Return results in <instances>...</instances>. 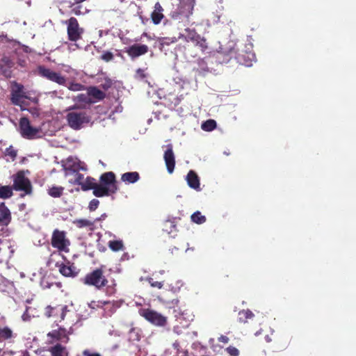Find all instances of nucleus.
Masks as SVG:
<instances>
[{
	"label": "nucleus",
	"instance_id": "6e6552de",
	"mask_svg": "<svg viewBox=\"0 0 356 356\" xmlns=\"http://www.w3.org/2000/svg\"><path fill=\"white\" fill-rule=\"evenodd\" d=\"M195 3V0H179L177 9L172 15V18L180 19L179 17L188 18L193 14Z\"/></svg>",
	"mask_w": 356,
	"mask_h": 356
},
{
	"label": "nucleus",
	"instance_id": "f3484780",
	"mask_svg": "<svg viewBox=\"0 0 356 356\" xmlns=\"http://www.w3.org/2000/svg\"><path fill=\"white\" fill-rule=\"evenodd\" d=\"M47 336L53 341H62L64 342H67L69 341L67 330L62 327H59L56 330H51L47 333Z\"/></svg>",
	"mask_w": 356,
	"mask_h": 356
},
{
	"label": "nucleus",
	"instance_id": "58836bf2",
	"mask_svg": "<svg viewBox=\"0 0 356 356\" xmlns=\"http://www.w3.org/2000/svg\"><path fill=\"white\" fill-rule=\"evenodd\" d=\"M243 55H238V58H236L237 61L242 65H244L245 66H250L252 65V61L254 59V58H241Z\"/></svg>",
	"mask_w": 356,
	"mask_h": 356
},
{
	"label": "nucleus",
	"instance_id": "dca6fc26",
	"mask_svg": "<svg viewBox=\"0 0 356 356\" xmlns=\"http://www.w3.org/2000/svg\"><path fill=\"white\" fill-rule=\"evenodd\" d=\"M100 184L108 187L111 190L113 187H115L117 191L118 187L117 185V181L115 175L113 172H106L103 173L99 178Z\"/></svg>",
	"mask_w": 356,
	"mask_h": 356
},
{
	"label": "nucleus",
	"instance_id": "e433bc0d",
	"mask_svg": "<svg viewBox=\"0 0 356 356\" xmlns=\"http://www.w3.org/2000/svg\"><path fill=\"white\" fill-rule=\"evenodd\" d=\"M77 101L79 102H83L88 104H94L95 101L92 100L89 95L87 94H79L77 95Z\"/></svg>",
	"mask_w": 356,
	"mask_h": 356
},
{
	"label": "nucleus",
	"instance_id": "c03bdc74",
	"mask_svg": "<svg viewBox=\"0 0 356 356\" xmlns=\"http://www.w3.org/2000/svg\"><path fill=\"white\" fill-rule=\"evenodd\" d=\"M99 205V201L97 199H92L88 205V209L90 211H95Z\"/></svg>",
	"mask_w": 356,
	"mask_h": 356
},
{
	"label": "nucleus",
	"instance_id": "4d7b16f0",
	"mask_svg": "<svg viewBox=\"0 0 356 356\" xmlns=\"http://www.w3.org/2000/svg\"><path fill=\"white\" fill-rule=\"evenodd\" d=\"M110 86H111V83H108V84L107 86H106V85H104V88L105 90H106L107 88H108L110 87Z\"/></svg>",
	"mask_w": 356,
	"mask_h": 356
},
{
	"label": "nucleus",
	"instance_id": "aec40b11",
	"mask_svg": "<svg viewBox=\"0 0 356 356\" xmlns=\"http://www.w3.org/2000/svg\"><path fill=\"white\" fill-rule=\"evenodd\" d=\"M92 190L93 195L97 197L108 196L117 192V189L115 187H113V188L111 190L108 187H106L105 186L98 183Z\"/></svg>",
	"mask_w": 356,
	"mask_h": 356
},
{
	"label": "nucleus",
	"instance_id": "de8ad7c7",
	"mask_svg": "<svg viewBox=\"0 0 356 356\" xmlns=\"http://www.w3.org/2000/svg\"><path fill=\"white\" fill-rule=\"evenodd\" d=\"M72 8V13L76 15H80L83 13L81 11L82 6L79 4H75Z\"/></svg>",
	"mask_w": 356,
	"mask_h": 356
},
{
	"label": "nucleus",
	"instance_id": "c9c22d12",
	"mask_svg": "<svg viewBox=\"0 0 356 356\" xmlns=\"http://www.w3.org/2000/svg\"><path fill=\"white\" fill-rule=\"evenodd\" d=\"M216 127V122L213 120H208L202 124V129L207 131H213Z\"/></svg>",
	"mask_w": 356,
	"mask_h": 356
},
{
	"label": "nucleus",
	"instance_id": "4468645a",
	"mask_svg": "<svg viewBox=\"0 0 356 356\" xmlns=\"http://www.w3.org/2000/svg\"><path fill=\"white\" fill-rule=\"evenodd\" d=\"M163 159L168 172L172 174L175 166V156L172 144L167 145V149L164 152Z\"/></svg>",
	"mask_w": 356,
	"mask_h": 356
},
{
	"label": "nucleus",
	"instance_id": "7ed1b4c3",
	"mask_svg": "<svg viewBox=\"0 0 356 356\" xmlns=\"http://www.w3.org/2000/svg\"><path fill=\"white\" fill-rule=\"evenodd\" d=\"M184 34H180L179 38H184L187 42H191L202 53L208 49V42L204 37L198 34L195 29L187 28Z\"/></svg>",
	"mask_w": 356,
	"mask_h": 356
},
{
	"label": "nucleus",
	"instance_id": "2f4dec72",
	"mask_svg": "<svg viewBox=\"0 0 356 356\" xmlns=\"http://www.w3.org/2000/svg\"><path fill=\"white\" fill-rule=\"evenodd\" d=\"M177 41V38L176 37L160 38H159V49L162 50L165 46H169L171 44L175 43Z\"/></svg>",
	"mask_w": 356,
	"mask_h": 356
},
{
	"label": "nucleus",
	"instance_id": "473e14b6",
	"mask_svg": "<svg viewBox=\"0 0 356 356\" xmlns=\"http://www.w3.org/2000/svg\"><path fill=\"white\" fill-rule=\"evenodd\" d=\"M142 331L138 327H131L129 332V340L138 341L141 339Z\"/></svg>",
	"mask_w": 356,
	"mask_h": 356
},
{
	"label": "nucleus",
	"instance_id": "f704fd0d",
	"mask_svg": "<svg viewBox=\"0 0 356 356\" xmlns=\"http://www.w3.org/2000/svg\"><path fill=\"white\" fill-rule=\"evenodd\" d=\"M191 220L196 224H202L206 222V217L202 215L201 212L195 211L191 216Z\"/></svg>",
	"mask_w": 356,
	"mask_h": 356
},
{
	"label": "nucleus",
	"instance_id": "7c9ffc66",
	"mask_svg": "<svg viewBox=\"0 0 356 356\" xmlns=\"http://www.w3.org/2000/svg\"><path fill=\"white\" fill-rule=\"evenodd\" d=\"M64 187L53 186L47 191L48 194L54 198L60 197L63 193Z\"/></svg>",
	"mask_w": 356,
	"mask_h": 356
},
{
	"label": "nucleus",
	"instance_id": "a18cd8bd",
	"mask_svg": "<svg viewBox=\"0 0 356 356\" xmlns=\"http://www.w3.org/2000/svg\"><path fill=\"white\" fill-rule=\"evenodd\" d=\"M1 63L3 65L7 66L8 67H12L14 65L13 61L8 56H3L1 59Z\"/></svg>",
	"mask_w": 356,
	"mask_h": 356
},
{
	"label": "nucleus",
	"instance_id": "ddd939ff",
	"mask_svg": "<svg viewBox=\"0 0 356 356\" xmlns=\"http://www.w3.org/2000/svg\"><path fill=\"white\" fill-rule=\"evenodd\" d=\"M22 98H26L25 92H24V86L18 83L16 81L12 83L11 86V102L14 105H19L20 99Z\"/></svg>",
	"mask_w": 356,
	"mask_h": 356
},
{
	"label": "nucleus",
	"instance_id": "72a5a7b5",
	"mask_svg": "<svg viewBox=\"0 0 356 356\" xmlns=\"http://www.w3.org/2000/svg\"><path fill=\"white\" fill-rule=\"evenodd\" d=\"M108 246L114 252H118L124 249V245L121 240L110 241L108 243Z\"/></svg>",
	"mask_w": 356,
	"mask_h": 356
},
{
	"label": "nucleus",
	"instance_id": "3c124183",
	"mask_svg": "<svg viewBox=\"0 0 356 356\" xmlns=\"http://www.w3.org/2000/svg\"><path fill=\"white\" fill-rule=\"evenodd\" d=\"M218 341L219 342H222L223 343H227L229 341V339L228 337L225 336V335H220L218 338Z\"/></svg>",
	"mask_w": 356,
	"mask_h": 356
},
{
	"label": "nucleus",
	"instance_id": "9b49d317",
	"mask_svg": "<svg viewBox=\"0 0 356 356\" xmlns=\"http://www.w3.org/2000/svg\"><path fill=\"white\" fill-rule=\"evenodd\" d=\"M56 266L58 268L59 273L66 277H75L78 275L79 270L76 268L74 263L69 260L65 262L56 264Z\"/></svg>",
	"mask_w": 356,
	"mask_h": 356
},
{
	"label": "nucleus",
	"instance_id": "c85d7f7f",
	"mask_svg": "<svg viewBox=\"0 0 356 356\" xmlns=\"http://www.w3.org/2000/svg\"><path fill=\"white\" fill-rule=\"evenodd\" d=\"M106 306V308L113 309V304L111 301H103V300H92L88 303V307L91 309H97L98 308H104Z\"/></svg>",
	"mask_w": 356,
	"mask_h": 356
},
{
	"label": "nucleus",
	"instance_id": "20e7f679",
	"mask_svg": "<svg viewBox=\"0 0 356 356\" xmlns=\"http://www.w3.org/2000/svg\"><path fill=\"white\" fill-rule=\"evenodd\" d=\"M66 120L70 128L74 130H79L88 124L90 118L84 111H70L66 115Z\"/></svg>",
	"mask_w": 356,
	"mask_h": 356
},
{
	"label": "nucleus",
	"instance_id": "09e8293b",
	"mask_svg": "<svg viewBox=\"0 0 356 356\" xmlns=\"http://www.w3.org/2000/svg\"><path fill=\"white\" fill-rule=\"evenodd\" d=\"M83 179H84L83 175H82L79 172H76V174L75 175V179H74V183L76 184L80 185L81 186V184H83V183L84 181Z\"/></svg>",
	"mask_w": 356,
	"mask_h": 356
},
{
	"label": "nucleus",
	"instance_id": "864d4df0",
	"mask_svg": "<svg viewBox=\"0 0 356 356\" xmlns=\"http://www.w3.org/2000/svg\"><path fill=\"white\" fill-rule=\"evenodd\" d=\"M28 307H26V312L22 314V319L24 321H27L29 318V316H28Z\"/></svg>",
	"mask_w": 356,
	"mask_h": 356
},
{
	"label": "nucleus",
	"instance_id": "a211bd4d",
	"mask_svg": "<svg viewBox=\"0 0 356 356\" xmlns=\"http://www.w3.org/2000/svg\"><path fill=\"white\" fill-rule=\"evenodd\" d=\"M17 334L14 332L12 328L8 326L0 325V343L2 342H13L16 338Z\"/></svg>",
	"mask_w": 356,
	"mask_h": 356
},
{
	"label": "nucleus",
	"instance_id": "f03ea898",
	"mask_svg": "<svg viewBox=\"0 0 356 356\" xmlns=\"http://www.w3.org/2000/svg\"><path fill=\"white\" fill-rule=\"evenodd\" d=\"M29 173V171L28 170H20L11 176L13 191L23 192V193L20 195L21 197H24L25 195H30L33 193L31 181L30 179L26 177V174Z\"/></svg>",
	"mask_w": 356,
	"mask_h": 356
},
{
	"label": "nucleus",
	"instance_id": "603ef678",
	"mask_svg": "<svg viewBox=\"0 0 356 356\" xmlns=\"http://www.w3.org/2000/svg\"><path fill=\"white\" fill-rule=\"evenodd\" d=\"M83 356H101L100 354H99L97 353H92L88 350H83Z\"/></svg>",
	"mask_w": 356,
	"mask_h": 356
},
{
	"label": "nucleus",
	"instance_id": "f8f14e48",
	"mask_svg": "<svg viewBox=\"0 0 356 356\" xmlns=\"http://www.w3.org/2000/svg\"><path fill=\"white\" fill-rule=\"evenodd\" d=\"M149 51V47L147 44L135 43L124 49V52L134 60L139 56L146 54Z\"/></svg>",
	"mask_w": 356,
	"mask_h": 356
},
{
	"label": "nucleus",
	"instance_id": "39448f33",
	"mask_svg": "<svg viewBox=\"0 0 356 356\" xmlns=\"http://www.w3.org/2000/svg\"><path fill=\"white\" fill-rule=\"evenodd\" d=\"M139 314L145 320L156 326H165L167 324V318L160 313L149 308H143Z\"/></svg>",
	"mask_w": 356,
	"mask_h": 356
},
{
	"label": "nucleus",
	"instance_id": "a19ab883",
	"mask_svg": "<svg viewBox=\"0 0 356 356\" xmlns=\"http://www.w3.org/2000/svg\"><path fill=\"white\" fill-rule=\"evenodd\" d=\"M147 74L145 73V70L141 68H138L136 70V73L134 74V78L138 80H143L147 77Z\"/></svg>",
	"mask_w": 356,
	"mask_h": 356
},
{
	"label": "nucleus",
	"instance_id": "bf43d9fd",
	"mask_svg": "<svg viewBox=\"0 0 356 356\" xmlns=\"http://www.w3.org/2000/svg\"><path fill=\"white\" fill-rule=\"evenodd\" d=\"M179 302V300H175V304L177 305Z\"/></svg>",
	"mask_w": 356,
	"mask_h": 356
},
{
	"label": "nucleus",
	"instance_id": "393cba45",
	"mask_svg": "<svg viewBox=\"0 0 356 356\" xmlns=\"http://www.w3.org/2000/svg\"><path fill=\"white\" fill-rule=\"evenodd\" d=\"M51 356H67L68 352L66 347L60 343H56L55 346H51L49 349Z\"/></svg>",
	"mask_w": 356,
	"mask_h": 356
},
{
	"label": "nucleus",
	"instance_id": "8fccbe9b",
	"mask_svg": "<svg viewBox=\"0 0 356 356\" xmlns=\"http://www.w3.org/2000/svg\"><path fill=\"white\" fill-rule=\"evenodd\" d=\"M185 50L187 54H190L193 57H196L198 55L197 52H193L191 51V48L189 44H188L187 47H185Z\"/></svg>",
	"mask_w": 356,
	"mask_h": 356
},
{
	"label": "nucleus",
	"instance_id": "1a4fd4ad",
	"mask_svg": "<svg viewBox=\"0 0 356 356\" xmlns=\"http://www.w3.org/2000/svg\"><path fill=\"white\" fill-rule=\"evenodd\" d=\"M38 74L51 81L55 82L60 86H65L66 83V78L62 76L60 73L52 71L49 68H47L43 65L38 67Z\"/></svg>",
	"mask_w": 356,
	"mask_h": 356
},
{
	"label": "nucleus",
	"instance_id": "4be33fe9",
	"mask_svg": "<svg viewBox=\"0 0 356 356\" xmlns=\"http://www.w3.org/2000/svg\"><path fill=\"white\" fill-rule=\"evenodd\" d=\"M187 184L193 189L200 191V178L197 173L193 170H190L186 175Z\"/></svg>",
	"mask_w": 356,
	"mask_h": 356
},
{
	"label": "nucleus",
	"instance_id": "cd10ccee",
	"mask_svg": "<svg viewBox=\"0 0 356 356\" xmlns=\"http://www.w3.org/2000/svg\"><path fill=\"white\" fill-rule=\"evenodd\" d=\"M13 188L12 186L0 184V199H9L13 195Z\"/></svg>",
	"mask_w": 356,
	"mask_h": 356
},
{
	"label": "nucleus",
	"instance_id": "6e6d98bb",
	"mask_svg": "<svg viewBox=\"0 0 356 356\" xmlns=\"http://www.w3.org/2000/svg\"><path fill=\"white\" fill-rule=\"evenodd\" d=\"M0 72L5 76H6L7 71L3 70V65L0 64Z\"/></svg>",
	"mask_w": 356,
	"mask_h": 356
},
{
	"label": "nucleus",
	"instance_id": "c756f323",
	"mask_svg": "<svg viewBox=\"0 0 356 356\" xmlns=\"http://www.w3.org/2000/svg\"><path fill=\"white\" fill-rule=\"evenodd\" d=\"M96 179L91 177H86V180L81 184V189L83 191L92 190L97 184Z\"/></svg>",
	"mask_w": 356,
	"mask_h": 356
},
{
	"label": "nucleus",
	"instance_id": "0eeeda50",
	"mask_svg": "<svg viewBox=\"0 0 356 356\" xmlns=\"http://www.w3.org/2000/svg\"><path fill=\"white\" fill-rule=\"evenodd\" d=\"M51 244L52 247L56 248L60 252H68V246L70 242L69 239L66 238L65 232L55 229L52 234Z\"/></svg>",
	"mask_w": 356,
	"mask_h": 356
},
{
	"label": "nucleus",
	"instance_id": "5fc2aeb1",
	"mask_svg": "<svg viewBox=\"0 0 356 356\" xmlns=\"http://www.w3.org/2000/svg\"><path fill=\"white\" fill-rule=\"evenodd\" d=\"M106 213H104V214H102L100 217L97 218L94 221H95V222H97V221L103 220H104V219H105V218H106Z\"/></svg>",
	"mask_w": 356,
	"mask_h": 356
},
{
	"label": "nucleus",
	"instance_id": "5701e85b",
	"mask_svg": "<svg viewBox=\"0 0 356 356\" xmlns=\"http://www.w3.org/2000/svg\"><path fill=\"white\" fill-rule=\"evenodd\" d=\"M87 92L92 100L95 101V103L103 100L106 97L105 92L95 86L88 87Z\"/></svg>",
	"mask_w": 356,
	"mask_h": 356
},
{
	"label": "nucleus",
	"instance_id": "2eb2a0df",
	"mask_svg": "<svg viewBox=\"0 0 356 356\" xmlns=\"http://www.w3.org/2000/svg\"><path fill=\"white\" fill-rule=\"evenodd\" d=\"M66 306L58 305L56 307L47 306L45 308L44 314L47 317H56L59 316V321H63L66 314Z\"/></svg>",
	"mask_w": 356,
	"mask_h": 356
},
{
	"label": "nucleus",
	"instance_id": "9d476101",
	"mask_svg": "<svg viewBox=\"0 0 356 356\" xmlns=\"http://www.w3.org/2000/svg\"><path fill=\"white\" fill-rule=\"evenodd\" d=\"M83 29L80 28L75 17H70L67 21V35L70 40L76 42L81 38Z\"/></svg>",
	"mask_w": 356,
	"mask_h": 356
},
{
	"label": "nucleus",
	"instance_id": "6ab92c4d",
	"mask_svg": "<svg viewBox=\"0 0 356 356\" xmlns=\"http://www.w3.org/2000/svg\"><path fill=\"white\" fill-rule=\"evenodd\" d=\"M12 220L11 212L6 203L0 202V225L7 226L10 224Z\"/></svg>",
	"mask_w": 356,
	"mask_h": 356
},
{
	"label": "nucleus",
	"instance_id": "b1692460",
	"mask_svg": "<svg viewBox=\"0 0 356 356\" xmlns=\"http://www.w3.org/2000/svg\"><path fill=\"white\" fill-rule=\"evenodd\" d=\"M72 223L79 229L87 227L90 231L95 230V221H92L88 219H75Z\"/></svg>",
	"mask_w": 356,
	"mask_h": 356
},
{
	"label": "nucleus",
	"instance_id": "bb28decb",
	"mask_svg": "<svg viewBox=\"0 0 356 356\" xmlns=\"http://www.w3.org/2000/svg\"><path fill=\"white\" fill-rule=\"evenodd\" d=\"M140 179L139 173L137 172H129L122 175L121 179L122 181L128 184H134Z\"/></svg>",
	"mask_w": 356,
	"mask_h": 356
},
{
	"label": "nucleus",
	"instance_id": "412c9836",
	"mask_svg": "<svg viewBox=\"0 0 356 356\" xmlns=\"http://www.w3.org/2000/svg\"><path fill=\"white\" fill-rule=\"evenodd\" d=\"M163 8L159 2H156L151 13V19L154 25L159 24L164 18Z\"/></svg>",
	"mask_w": 356,
	"mask_h": 356
},
{
	"label": "nucleus",
	"instance_id": "a878e982",
	"mask_svg": "<svg viewBox=\"0 0 356 356\" xmlns=\"http://www.w3.org/2000/svg\"><path fill=\"white\" fill-rule=\"evenodd\" d=\"M254 314L250 309H243L238 314V321L240 323H247L249 320H252Z\"/></svg>",
	"mask_w": 356,
	"mask_h": 356
},
{
	"label": "nucleus",
	"instance_id": "79ce46f5",
	"mask_svg": "<svg viewBox=\"0 0 356 356\" xmlns=\"http://www.w3.org/2000/svg\"><path fill=\"white\" fill-rule=\"evenodd\" d=\"M69 90L72 91H80L85 89V86L79 83H70L68 86Z\"/></svg>",
	"mask_w": 356,
	"mask_h": 356
},
{
	"label": "nucleus",
	"instance_id": "423d86ee",
	"mask_svg": "<svg viewBox=\"0 0 356 356\" xmlns=\"http://www.w3.org/2000/svg\"><path fill=\"white\" fill-rule=\"evenodd\" d=\"M19 127V132L23 138L32 140L39 137L40 129L32 127L29 120L26 117L20 118Z\"/></svg>",
	"mask_w": 356,
	"mask_h": 356
},
{
	"label": "nucleus",
	"instance_id": "f257e3e1",
	"mask_svg": "<svg viewBox=\"0 0 356 356\" xmlns=\"http://www.w3.org/2000/svg\"><path fill=\"white\" fill-rule=\"evenodd\" d=\"M104 266L95 268L92 271L87 273L82 279V282L88 286H94L98 290H101L104 287L106 288V293L107 296H112L116 292V284L113 281L111 285H108V280L104 275Z\"/></svg>",
	"mask_w": 356,
	"mask_h": 356
},
{
	"label": "nucleus",
	"instance_id": "4c0bfd02",
	"mask_svg": "<svg viewBox=\"0 0 356 356\" xmlns=\"http://www.w3.org/2000/svg\"><path fill=\"white\" fill-rule=\"evenodd\" d=\"M4 154L6 156H9L12 161H14L17 156V150L12 145L6 149Z\"/></svg>",
	"mask_w": 356,
	"mask_h": 356
},
{
	"label": "nucleus",
	"instance_id": "ea45409f",
	"mask_svg": "<svg viewBox=\"0 0 356 356\" xmlns=\"http://www.w3.org/2000/svg\"><path fill=\"white\" fill-rule=\"evenodd\" d=\"M147 282L150 284L151 286L161 289L163 286V281H156L152 277L147 278Z\"/></svg>",
	"mask_w": 356,
	"mask_h": 356
},
{
	"label": "nucleus",
	"instance_id": "49530a36",
	"mask_svg": "<svg viewBox=\"0 0 356 356\" xmlns=\"http://www.w3.org/2000/svg\"><path fill=\"white\" fill-rule=\"evenodd\" d=\"M101 58L106 62H109L113 59V54L110 51H106L101 56Z\"/></svg>",
	"mask_w": 356,
	"mask_h": 356
},
{
	"label": "nucleus",
	"instance_id": "37998d69",
	"mask_svg": "<svg viewBox=\"0 0 356 356\" xmlns=\"http://www.w3.org/2000/svg\"><path fill=\"white\" fill-rule=\"evenodd\" d=\"M226 353L229 356H238L240 354L239 350L234 346H229L225 349Z\"/></svg>",
	"mask_w": 356,
	"mask_h": 356
},
{
	"label": "nucleus",
	"instance_id": "13d9d810",
	"mask_svg": "<svg viewBox=\"0 0 356 356\" xmlns=\"http://www.w3.org/2000/svg\"><path fill=\"white\" fill-rule=\"evenodd\" d=\"M230 59V58H226L225 60H223V62H227V60H229Z\"/></svg>",
	"mask_w": 356,
	"mask_h": 356
}]
</instances>
